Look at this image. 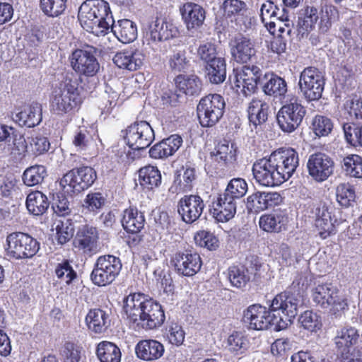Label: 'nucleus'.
Returning a JSON list of instances; mask_svg holds the SVG:
<instances>
[{"mask_svg":"<svg viewBox=\"0 0 362 362\" xmlns=\"http://www.w3.org/2000/svg\"><path fill=\"white\" fill-rule=\"evenodd\" d=\"M298 296H275L269 309L259 304L250 305L243 313V322L250 329L264 330L272 325L284 329L286 321L292 322L298 314Z\"/></svg>","mask_w":362,"mask_h":362,"instance_id":"1","label":"nucleus"},{"mask_svg":"<svg viewBox=\"0 0 362 362\" xmlns=\"http://www.w3.org/2000/svg\"><path fill=\"white\" fill-rule=\"evenodd\" d=\"M80 78L74 71H67L54 89L50 98V110L59 116L71 115L78 110L82 100L79 93Z\"/></svg>","mask_w":362,"mask_h":362,"instance_id":"2","label":"nucleus"},{"mask_svg":"<svg viewBox=\"0 0 362 362\" xmlns=\"http://www.w3.org/2000/svg\"><path fill=\"white\" fill-rule=\"evenodd\" d=\"M79 22L84 30L104 36L115 23L109 4L104 0H86L79 7Z\"/></svg>","mask_w":362,"mask_h":362,"instance_id":"3","label":"nucleus"},{"mask_svg":"<svg viewBox=\"0 0 362 362\" xmlns=\"http://www.w3.org/2000/svg\"><path fill=\"white\" fill-rule=\"evenodd\" d=\"M305 115L306 108L301 104L298 98L288 95L284 104L277 112V124L283 132L293 133L300 127Z\"/></svg>","mask_w":362,"mask_h":362,"instance_id":"4","label":"nucleus"},{"mask_svg":"<svg viewBox=\"0 0 362 362\" xmlns=\"http://www.w3.org/2000/svg\"><path fill=\"white\" fill-rule=\"evenodd\" d=\"M155 139L152 127L146 121L135 122L126 130L124 139L133 153H129L132 159L140 156V152L148 148Z\"/></svg>","mask_w":362,"mask_h":362,"instance_id":"5","label":"nucleus"},{"mask_svg":"<svg viewBox=\"0 0 362 362\" xmlns=\"http://www.w3.org/2000/svg\"><path fill=\"white\" fill-rule=\"evenodd\" d=\"M6 245L7 255L17 260L33 257L40 247V243L35 238L22 232L9 234L6 237Z\"/></svg>","mask_w":362,"mask_h":362,"instance_id":"6","label":"nucleus"},{"mask_svg":"<svg viewBox=\"0 0 362 362\" xmlns=\"http://www.w3.org/2000/svg\"><path fill=\"white\" fill-rule=\"evenodd\" d=\"M226 103L218 94H209L202 98L197 107L200 124L204 127L214 126L223 117Z\"/></svg>","mask_w":362,"mask_h":362,"instance_id":"7","label":"nucleus"},{"mask_svg":"<svg viewBox=\"0 0 362 362\" xmlns=\"http://www.w3.org/2000/svg\"><path fill=\"white\" fill-rule=\"evenodd\" d=\"M98 49L86 45L81 49H76L70 56L71 66L78 77L83 75L93 77L100 69V64L96 58Z\"/></svg>","mask_w":362,"mask_h":362,"instance_id":"8","label":"nucleus"},{"mask_svg":"<svg viewBox=\"0 0 362 362\" xmlns=\"http://www.w3.org/2000/svg\"><path fill=\"white\" fill-rule=\"evenodd\" d=\"M96 179L97 173L93 168L81 166L64 175L60 185L67 193H80L91 187Z\"/></svg>","mask_w":362,"mask_h":362,"instance_id":"9","label":"nucleus"},{"mask_svg":"<svg viewBox=\"0 0 362 362\" xmlns=\"http://www.w3.org/2000/svg\"><path fill=\"white\" fill-rule=\"evenodd\" d=\"M298 84L300 93L306 100H317L322 97L325 88L323 73L315 67H307L300 73Z\"/></svg>","mask_w":362,"mask_h":362,"instance_id":"10","label":"nucleus"},{"mask_svg":"<svg viewBox=\"0 0 362 362\" xmlns=\"http://www.w3.org/2000/svg\"><path fill=\"white\" fill-rule=\"evenodd\" d=\"M177 35L178 30L173 23L165 18L156 17L148 23L144 42L156 50L158 49L160 42L176 37Z\"/></svg>","mask_w":362,"mask_h":362,"instance_id":"11","label":"nucleus"},{"mask_svg":"<svg viewBox=\"0 0 362 362\" xmlns=\"http://www.w3.org/2000/svg\"><path fill=\"white\" fill-rule=\"evenodd\" d=\"M272 153L269 157L257 160L252 165L255 180L264 187L279 186L284 182Z\"/></svg>","mask_w":362,"mask_h":362,"instance_id":"12","label":"nucleus"},{"mask_svg":"<svg viewBox=\"0 0 362 362\" xmlns=\"http://www.w3.org/2000/svg\"><path fill=\"white\" fill-rule=\"evenodd\" d=\"M122 263L119 258L113 255H104L98 258L91 273L92 281L98 286H105L112 283L119 274Z\"/></svg>","mask_w":362,"mask_h":362,"instance_id":"13","label":"nucleus"},{"mask_svg":"<svg viewBox=\"0 0 362 362\" xmlns=\"http://www.w3.org/2000/svg\"><path fill=\"white\" fill-rule=\"evenodd\" d=\"M262 76L261 69L255 65L233 69V81L237 92L245 97L255 92Z\"/></svg>","mask_w":362,"mask_h":362,"instance_id":"14","label":"nucleus"},{"mask_svg":"<svg viewBox=\"0 0 362 362\" xmlns=\"http://www.w3.org/2000/svg\"><path fill=\"white\" fill-rule=\"evenodd\" d=\"M171 264L179 275L189 277L200 271L202 261L196 251L192 249H185L173 254Z\"/></svg>","mask_w":362,"mask_h":362,"instance_id":"15","label":"nucleus"},{"mask_svg":"<svg viewBox=\"0 0 362 362\" xmlns=\"http://www.w3.org/2000/svg\"><path fill=\"white\" fill-rule=\"evenodd\" d=\"M333 158L322 152L311 154L307 161V170L309 175L317 182L327 180L334 171Z\"/></svg>","mask_w":362,"mask_h":362,"instance_id":"16","label":"nucleus"},{"mask_svg":"<svg viewBox=\"0 0 362 362\" xmlns=\"http://www.w3.org/2000/svg\"><path fill=\"white\" fill-rule=\"evenodd\" d=\"M360 337L359 330L350 325L337 328L333 338L337 356L346 358L349 351L357 346Z\"/></svg>","mask_w":362,"mask_h":362,"instance_id":"17","label":"nucleus"},{"mask_svg":"<svg viewBox=\"0 0 362 362\" xmlns=\"http://www.w3.org/2000/svg\"><path fill=\"white\" fill-rule=\"evenodd\" d=\"M139 306V320L144 329H153L163 325L165 316L160 304L150 298L141 302Z\"/></svg>","mask_w":362,"mask_h":362,"instance_id":"18","label":"nucleus"},{"mask_svg":"<svg viewBox=\"0 0 362 362\" xmlns=\"http://www.w3.org/2000/svg\"><path fill=\"white\" fill-rule=\"evenodd\" d=\"M202 198L197 194L185 195L177 204V211L186 223H192L199 218L204 209Z\"/></svg>","mask_w":362,"mask_h":362,"instance_id":"19","label":"nucleus"},{"mask_svg":"<svg viewBox=\"0 0 362 362\" xmlns=\"http://www.w3.org/2000/svg\"><path fill=\"white\" fill-rule=\"evenodd\" d=\"M315 225L322 239L336 233V226L339 225V221L333 208H329L325 204L319 206L315 208Z\"/></svg>","mask_w":362,"mask_h":362,"instance_id":"20","label":"nucleus"},{"mask_svg":"<svg viewBox=\"0 0 362 362\" xmlns=\"http://www.w3.org/2000/svg\"><path fill=\"white\" fill-rule=\"evenodd\" d=\"M272 155L284 182L292 176L299 165L298 153L288 148L274 151Z\"/></svg>","mask_w":362,"mask_h":362,"instance_id":"21","label":"nucleus"},{"mask_svg":"<svg viewBox=\"0 0 362 362\" xmlns=\"http://www.w3.org/2000/svg\"><path fill=\"white\" fill-rule=\"evenodd\" d=\"M11 118L22 127L31 128L37 126L42 119V105L36 102L25 105L21 110L13 112Z\"/></svg>","mask_w":362,"mask_h":362,"instance_id":"22","label":"nucleus"},{"mask_svg":"<svg viewBox=\"0 0 362 362\" xmlns=\"http://www.w3.org/2000/svg\"><path fill=\"white\" fill-rule=\"evenodd\" d=\"M145 222L144 213L136 208L130 206L124 211L122 224L127 233L133 235L132 245H136L140 242L141 238L138 233L144 228Z\"/></svg>","mask_w":362,"mask_h":362,"instance_id":"23","label":"nucleus"},{"mask_svg":"<svg viewBox=\"0 0 362 362\" xmlns=\"http://www.w3.org/2000/svg\"><path fill=\"white\" fill-rule=\"evenodd\" d=\"M283 201L282 197L278 192H257L247 198V209L254 213L274 207Z\"/></svg>","mask_w":362,"mask_h":362,"instance_id":"24","label":"nucleus"},{"mask_svg":"<svg viewBox=\"0 0 362 362\" xmlns=\"http://www.w3.org/2000/svg\"><path fill=\"white\" fill-rule=\"evenodd\" d=\"M210 212L217 221L227 222L233 218L236 213V202L221 193L213 199L210 205Z\"/></svg>","mask_w":362,"mask_h":362,"instance_id":"25","label":"nucleus"},{"mask_svg":"<svg viewBox=\"0 0 362 362\" xmlns=\"http://www.w3.org/2000/svg\"><path fill=\"white\" fill-rule=\"evenodd\" d=\"M98 234L96 228L85 225L78 229L74 245L83 253L91 255L98 251Z\"/></svg>","mask_w":362,"mask_h":362,"instance_id":"26","label":"nucleus"},{"mask_svg":"<svg viewBox=\"0 0 362 362\" xmlns=\"http://www.w3.org/2000/svg\"><path fill=\"white\" fill-rule=\"evenodd\" d=\"M144 58L145 56L141 50L135 47H130L117 52L112 60L120 69L136 71L141 67Z\"/></svg>","mask_w":362,"mask_h":362,"instance_id":"27","label":"nucleus"},{"mask_svg":"<svg viewBox=\"0 0 362 362\" xmlns=\"http://www.w3.org/2000/svg\"><path fill=\"white\" fill-rule=\"evenodd\" d=\"M182 138L178 134H172L153 145L149 149V156L154 159H165L173 156L182 144Z\"/></svg>","mask_w":362,"mask_h":362,"instance_id":"28","label":"nucleus"},{"mask_svg":"<svg viewBox=\"0 0 362 362\" xmlns=\"http://www.w3.org/2000/svg\"><path fill=\"white\" fill-rule=\"evenodd\" d=\"M180 11L187 30H197L203 25L206 13L201 6L187 2L180 7Z\"/></svg>","mask_w":362,"mask_h":362,"instance_id":"29","label":"nucleus"},{"mask_svg":"<svg viewBox=\"0 0 362 362\" xmlns=\"http://www.w3.org/2000/svg\"><path fill=\"white\" fill-rule=\"evenodd\" d=\"M165 353L163 344L156 339H142L135 346V354L141 360L153 361L160 358Z\"/></svg>","mask_w":362,"mask_h":362,"instance_id":"30","label":"nucleus"},{"mask_svg":"<svg viewBox=\"0 0 362 362\" xmlns=\"http://www.w3.org/2000/svg\"><path fill=\"white\" fill-rule=\"evenodd\" d=\"M230 52L235 61L246 63L255 54L253 42L244 36H237L230 43Z\"/></svg>","mask_w":362,"mask_h":362,"instance_id":"31","label":"nucleus"},{"mask_svg":"<svg viewBox=\"0 0 362 362\" xmlns=\"http://www.w3.org/2000/svg\"><path fill=\"white\" fill-rule=\"evenodd\" d=\"M313 306L328 310L331 315H341L348 308L347 299L344 296H313Z\"/></svg>","mask_w":362,"mask_h":362,"instance_id":"32","label":"nucleus"},{"mask_svg":"<svg viewBox=\"0 0 362 362\" xmlns=\"http://www.w3.org/2000/svg\"><path fill=\"white\" fill-rule=\"evenodd\" d=\"M288 221L285 210H275L271 214L262 215L259 221V227L264 231L279 233L286 230Z\"/></svg>","mask_w":362,"mask_h":362,"instance_id":"33","label":"nucleus"},{"mask_svg":"<svg viewBox=\"0 0 362 362\" xmlns=\"http://www.w3.org/2000/svg\"><path fill=\"white\" fill-rule=\"evenodd\" d=\"M320 18L318 10L313 6H307L302 8L298 14L296 27L297 35L300 38L307 36L308 32L315 26Z\"/></svg>","mask_w":362,"mask_h":362,"instance_id":"34","label":"nucleus"},{"mask_svg":"<svg viewBox=\"0 0 362 362\" xmlns=\"http://www.w3.org/2000/svg\"><path fill=\"white\" fill-rule=\"evenodd\" d=\"M119 41L124 44L133 42L137 37V28L136 24L129 19L118 21L110 29Z\"/></svg>","mask_w":362,"mask_h":362,"instance_id":"35","label":"nucleus"},{"mask_svg":"<svg viewBox=\"0 0 362 362\" xmlns=\"http://www.w3.org/2000/svg\"><path fill=\"white\" fill-rule=\"evenodd\" d=\"M269 105L263 100L253 98L247 107L250 124L257 127L264 124L268 118Z\"/></svg>","mask_w":362,"mask_h":362,"instance_id":"36","label":"nucleus"},{"mask_svg":"<svg viewBox=\"0 0 362 362\" xmlns=\"http://www.w3.org/2000/svg\"><path fill=\"white\" fill-rule=\"evenodd\" d=\"M175 84L179 90L186 95L197 96L202 90V81L194 74L177 76Z\"/></svg>","mask_w":362,"mask_h":362,"instance_id":"37","label":"nucleus"},{"mask_svg":"<svg viewBox=\"0 0 362 362\" xmlns=\"http://www.w3.org/2000/svg\"><path fill=\"white\" fill-rule=\"evenodd\" d=\"M266 82L262 86L264 93L274 98H281L287 93V83L286 81L274 73L264 75Z\"/></svg>","mask_w":362,"mask_h":362,"instance_id":"38","label":"nucleus"},{"mask_svg":"<svg viewBox=\"0 0 362 362\" xmlns=\"http://www.w3.org/2000/svg\"><path fill=\"white\" fill-rule=\"evenodd\" d=\"M86 320L88 329L97 334L105 332L110 324L109 315L101 309L90 310Z\"/></svg>","mask_w":362,"mask_h":362,"instance_id":"39","label":"nucleus"},{"mask_svg":"<svg viewBox=\"0 0 362 362\" xmlns=\"http://www.w3.org/2000/svg\"><path fill=\"white\" fill-rule=\"evenodd\" d=\"M163 338L169 344L180 347L185 339V332L179 322L169 320L163 329Z\"/></svg>","mask_w":362,"mask_h":362,"instance_id":"40","label":"nucleus"},{"mask_svg":"<svg viewBox=\"0 0 362 362\" xmlns=\"http://www.w3.org/2000/svg\"><path fill=\"white\" fill-rule=\"evenodd\" d=\"M96 356L100 362H120L122 353L117 344L109 341H102L96 347Z\"/></svg>","mask_w":362,"mask_h":362,"instance_id":"41","label":"nucleus"},{"mask_svg":"<svg viewBox=\"0 0 362 362\" xmlns=\"http://www.w3.org/2000/svg\"><path fill=\"white\" fill-rule=\"evenodd\" d=\"M25 204L30 214L34 216H40L48 209L49 202L45 194L37 190L28 194Z\"/></svg>","mask_w":362,"mask_h":362,"instance_id":"42","label":"nucleus"},{"mask_svg":"<svg viewBox=\"0 0 362 362\" xmlns=\"http://www.w3.org/2000/svg\"><path fill=\"white\" fill-rule=\"evenodd\" d=\"M206 76L214 84L222 83L226 78V64L223 58L215 59L205 64Z\"/></svg>","mask_w":362,"mask_h":362,"instance_id":"43","label":"nucleus"},{"mask_svg":"<svg viewBox=\"0 0 362 362\" xmlns=\"http://www.w3.org/2000/svg\"><path fill=\"white\" fill-rule=\"evenodd\" d=\"M139 180L141 186L152 189L160 185L161 174L156 167L145 166L139 171Z\"/></svg>","mask_w":362,"mask_h":362,"instance_id":"44","label":"nucleus"},{"mask_svg":"<svg viewBox=\"0 0 362 362\" xmlns=\"http://www.w3.org/2000/svg\"><path fill=\"white\" fill-rule=\"evenodd\" d=\"M319 16V32L322 34L328 33L332 24L337 22L339 18V11L333 5L322 6Z\"/></svg>","mask_w":362,"mask_h":362,"instance_id":"45","label":"nucleus"},{"mask_svg":"<svg viewBox=\"0 0 362 362\" xmlns=\"http://www.w3.org/2000/svg\"><path fill=\"white\" fill-rule=\"evenodd\" d=\"M211 155L216 161L227 164L236 160V148L233 143L224 141L217 145Z\"/></svg>","mask_w":362,"mask_h":362,"instance_id":"46","label":"nucleus"},{"mask_svg":"<svg viewBox=\"0 0 362 362\" xmlns=\"http://www.w3.org/2000/svg\"><path fill=\"white\" fill-rule=\"evenodd\" d=\"M249 339L241 331H234L228 337L227 344L230 352L235 354H242L249 347Z\"/></svg>","mask_w":362,"mask_h":362,"instance_id":"47","label":"nucleus"},{"mask_svg":"<svg viewBox=\"0 0 362 362\" xmlns=\"http://www.w3.org/2000/svg\"><path fill=\"white\" fill-rule=\"evenodd\" d=\"M55 230L58 243L64 245L69 242L74 235V222L70 218H63L57 222Z\"/></svg>","mask_w":362,"mask_h":362,"instance_id":"48","label":"nucleus"},{"mask_svg":"<svg viewBox=\"0 0 362 362\" xmlns=\"http://www.w3.org/2000/svg\"><path fill=\"white\" fill-rule=\"evenodd\" d=\"M47 176L46 168L42 165H35L28 168L22 178L25 185L33 187L41 184Z\"/></svg>","mask_w":362,"mask_h":362,"instance_id":"49","label":"nucleus"},{"mask_svg":"<svg viewBox=\"0 0 362 362\" xmlns=\"http://www.w3.org/2000/svg\"><path fill=\"white\" fill-rule=\"evenodd\" d=\"M341 168L346 175L362 177V158L358 155L351 154L346 156L341 161Z\"/></svg>","mask_w":362,"mask_h":362,"instance_id":"50","label":"nucleus"},{"mask_svg":"<svg viewBox=\"0 0 362 362\" xmlns=\"http://www.w3.org/2000/svg\"><path fill=\"white\" fill-rule=\"evenodd\" d=\"M247 189V183L244 179L240 177L233 178L228 183L223 194L230 197L233 201H235L244 197Z\"/></svg>","mask_w":362,"mask_h":362,"instance_id":"51","label":"nucleus"},{"mask_svg":"<svg viewBox=\"0 0 362 362\" xmlns=\"http://www.w3.org/2000/svg\"><path fill=\"white\" fill-rule=\"evenodd\" d=\"M266 27L269 32L274 35L278 32V35H284L291 37L293 34L297 35L296 28L290 19L279 20L278 21H269L266 23Z\"/></svg>","mask_w":362,"mask_h":362,"instance_id":"52","label":"nucleus"},{"mask_svg":"<svg viewBox=\"0 0 362 362\" xmlns=\"http://www.w3.org/2000/svg\"><path fill=\"white\" fill-rule=\"evenodd\" d=\"M228 275L231 284L239 288L245 286L250 279L245 267L241 264L231 266L229 268Z\"/></svg>","mask_w":362,"mask_h":362,"instance_id":"53","label":"nucleus"},{"mask_svg":"<svg viewBox=\"0 0 362 362\" xmlns=\"http://www.w3.org/2000/svg\"><path fill=\"white\" fill-rule=\"evenodd\" d=\"M298 321L304 329L311 332H317L322 326L321 317L312 310L304 311L300 315Z\"/></svg>","mask_w":362,"mask_h":362,"instance_id":"54","label":"nucleus"},{"mask_svg":"<svg viewBox=\"0 0 362 362\" xmlns=\"http://www.w3.org/2000/svg\"><path fill=\"white\" fill-rule=\"evenodd\" d=\"M67 0H40V8L45 15L49 17H57L66 8Z\"/></svg>","mask_w":362,"mask_h":362,"instance_id":"55","label":"nucleus"},{"mask_svg":"<svg viewBox=\"0 0 362 362\" xmlns=\"http://www.w3.org/2000/svg\"><path fill=\"white\" fill-rule=\"evenodd\" d=\"M245 4L240 0H225L220 8L221 13L226 18L233 21L240 15L244 10Z\"/></svg>","mask_w":362,"mask_h":362,"instance_id":"56","label":"nucleus"},{"mask_svg":"<svg viewBox=\"0 0 362 362\" xmlns=\"http://www.w3.org/2000/svg\"><path fill=\"white\" fill-rule=\"evenodd\" d=\"M168 65L173 72L185 71L190 66L189 60L186 57L185 50H177L170 55Z\"/></svg>","mask_w":362,"mask_h":362,"instance_id":"57","label":"nucleus"},{"mask_svg":"<svg viewBox=\"0 0 362 362\" xmlns=\"http://www.w3.org/2000/svg\"><path fill=\"white\" fill-rule=\"evenodd\" d=\"M105 198L100 192L88 193L82 204L83 211L96 214L104 206Z\"/></svg>","mask_w":362,"mask_h":362,"instance_id":"58","label":"nucleus"},{"mask_svg":"<svg viewBox=\"0 0 362 362\" xmlns=\"http://www.w3.org/2000/svg\"><path fill=\"white\" fill-rule=\"evenodd\" d=\"M183 173L179 174L175 181L179 180L180 190L182 192L190 191L193 187V183L196 179L195 168L190 164H186L182 167Z\"/></svg>","mask_w":362,"mask_h":362,"instance_id":"59","label":"nucleus"},{"mask_svg":"<svg viewBox=\"0 0 362 362\" xmlns=\"http://www.w3.org/2000/svg\"><path fill=\"white\" fill-rule=\"evenodd\" d=\"M343 131L346 141L354 146H362V125L345 123Z\"/></svg>","mask_w":362,"mask_h":362,"instance_id":"60","label":"nucleus"},{"mask_svg":"<svg viewBox=\"0 0 362 362\" xmlns=\"http://www.w3.org/2000/svg\"><path fill=\"white\" fill-rule=\"evenodd\" d=\"M336 196L340 205L345 207L350 206L356 197L354 187L349 183L339 184L336 189Z\"/></svg>","mask_w":362,"mask_h":362,"instance_id":"61","label":"nucleus"},{"mask_svg":"<svg viewBox=\"0 0 362 362\" xmlns=\"http://www.w3.org/2000/svg\"><path fill=\"white\" fill-rule=\"evenodd\" d=\"M82 348L76 344L66 341L60 351L64 362H79L81 358Z\"/></svg>","mask_w":362,"mask_h":362,"instance_id":"62","label":"nucleus"},{"mask_svg":"<svg viewBox=\"0 0 362 362\" xmlns=\"http://www.w3.org/2000/svg\"><path fill=\"white\" fill-rule=\"evenodd\" d=\"M194 240L197 245L209 250H215L218 247L217 238L209 231H199L194 236Z\"/></svg>","mask_w":362,"mask_h":362,"instance_id":"63","label":"nucleus"},{"mask_svg":"<svg viewBox=\"0 0 362 362\" xmlns=\"http://www.w3.org/2000/svg\"><path fill=\"white\" fill-rule=\"evenodd\" d=\"M333 128L332 120L322 115H316L313 122V129L318 136H327Z\"/></svg>","mask_w":362,"mask_h":362,"instance_id":"64","label":"nucleus"}]
</instances>
